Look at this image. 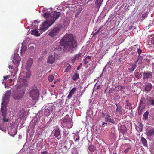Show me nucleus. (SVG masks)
<instances>
[{"label": "nucleus", "instance_id": "f257e3e1", "mask_svg": "<svg viewBox=\"0 0 154 154\" xmlns=\"http://www.w3.org/2000/svg\"><path fill=\"white\" fill-rule=\"evenodd\" d=\"M73 38V35L70 34L65 35L61 40L60 44L64 47L65 51L72 53L73 51V48L76 47L77 42Z\"/></svg>", "mask_w": 154, "mask_h": 154}, {"label": "nucleus", "instance_id": "f03ea898", "mask_svg": "<svg viewBox=\"0 0 154 154\" xmlns=\"http://www.w3.org/2000/svg\"><path fill=\"white\" fill-rule=\"evenodd\" d=\"M60 15V13L58 12L54 11L51 14L47 12L45 13L43 16L46 20L42 23V26L40 29L45 31L54 23Z\"/></svg>", "mask_w": 154, "mask_h": 154}, {"label": "nucleus", "instance_id": "7ed1b4c3", "mask_svg": "<svg viewBox=\"0 0 154 154\" xmlns=\"http://www.w3.org/2000/svg\"><path fill=\"white\" fill-rule=\"evenodd\" d=\"M27 80L25 78H19L17 82L18 87L13 96L14 99L16 100H19L23 97L25 92V90L23 87L27 86Z\"/></svg>", "mask_w": 154, "mask_h": 154}, {"label": "nucleus", "instance_id": "20e7f679", "mask_svg": "<svg viewBox=\"0 0 154 154\" xmlns=\"http://www.w3.org/2000/svg\"><path fill=\"white\" fill-rule=\"evenodd\" d=\"M29 96L33 100H38L39 95L38 90L37 89H33L29 92Z\"/></svg>", "mask_w": 154, "mask_h": 154}, {"label": "nucleus", "instance_id": "39448f33", "mask_svg": "<svg viewBox=\"0 0 154 154\" xmlns=\"http://www.w3.org/2000/svg\"><path fill=\"white\" fill-rule=\"evenodd\" d=\"M60 28L59 27H56L50 29L48 32V35L52 37H54L56 36L58 34Z\"/></svg>", "mask_w": 154, "mask_h": 154}, {"label": "nucleus", "instance_id": "423d86ee", "mask_svg": "<svg viewBox=\"0 0 154 154\" xmlns=\"http://www.w3.org/2000/svg\"><path fill=\"white\" fill-rule=\"evenodd\" d=\"M2 107L1 109V112L2 114V116H3V121L4 122H8V119H5L6 115V108L7 106H3V103H2Z\"/></svg>", "mask_w": 154, "mask_h": 154}, {"label": "nucleus", "instance_id": "0eeeda50", "mask_svg": "<svg viewBox=\"0 0 154 154\" xmlns=\"http://www.w3.org/2000/svg\"><path fill=\"white\" fill-rule=\"evenodd\" d=\"M146 133L149 137H154V128L152 127L149 128L147 129Z\"/></svg>", "mask_w": 154, "mask_h": 154}, {"label": "nucleus", "instance_id": "6e6552de", "mask_svg": "<svg viewBox=\"0 0 154 154\" xmlns=\"http://www.w3.org/2000/svg\"><path fill=\"white\" fill-rule=\"evenodd\" d=\"M11 76H12L11 75H8L6 76H4L3 77L4 79L3 80V82H2V83L3 84H4L5 88L6 87V84L8 80H9V82L11 83V85H13V83H12V80L11 79H9V78H10Z\"/></svg>", "mask_w": 154, "mask_h": 154}, {"label": "nucleus", "instance_id": "1a4fd4ad", "mask_svg": "<svg viewBox=\"0 0 154 154\" xmlns=\"http://www.w3.org/2000/svg\"><path fill=\"white\" fill-rule=\"evenodd\" d=\"M11 92L10 91H7L5 94V95L4 97L3 98V102H2V103H3V106H4V104L5 102L6 101L5 100H8L9 98L10 97V96L11 95Z\"/></svg>", "mask_w": 154, "mask_h": 154}, {"label": "nucleus", "instance_id": "9d476101", "mask_svg": "<svg viewBox=\"0 0 154 154\" xmlns=\"http://www.w3.org/2000/svg\"><path fill=\"white\" fill-rule=\"evenodd\" d=\"M152 85L151 83H148L145 85L144 91L147 93H148L152 90Z\"/></svg>", "mask_w": 154, "mask_h": 154}, {"label": "nucleus", "instance_id": "9b49d317", "mask_svg": "<svg viewBox=\"0 0 154 154\" xmlns=\"http://www.w3.org/2000/svg\"><path fill=\"white\" fill-rule=\"evenodd\" d=\"M33 63V60L32 59H29L27 61L26 66V69L27 70H29Z\"/></svg>", "mask_w": 154, "mask_h": 154}, {"label": "nucleus", "instance_id": "f8f14e48", "mask_svg": "<svg viewBox=\"0 0 154 154\" xmlns=\"http://www.w3.org/2000/svg\"><path fill=\"white\" fill-rule=\"evenodd\" d=\"M152 76V74L151 72H144L143 73V78L144 79H151Z\"/></svg>", "mask_w": 154, "mask_h": 154}, {"label": "nucleus", "instance_id": "ddd939ff", "mask_svg": "<svg viewBox=\"0 0 154 154\" xmlns=\"http://www.w3.org/2000/svg\"><path fill=\"white\" fill-rule=\"evenodd\" d=\"M146 99L147 100V103L149 105H151L152 106H154V99L150 97L147 96Z\"/></svg>", "mask_w": 154, "mask_h": 154}, {"label": "nucleus", "instance_id": "4468645a", "mask_svg": "<svg viewBox=\"0 0 154 154\" xmlns=\"http://www.w3.org/2000/svg\"><path fill=\"white\" fill-rule=\"evenodd\" d=\"M55 61V56H54L53 55H51L49 56L47 61V62L48 63L51 64L53 63H54Z\"/></svg>", "mask_w": 154, "mask_h": 154}, {"label": "nucleus", "instance_id": "2eb2a0df", "mask_svg": "<svg viewBox=\"0 0 154 154\" xmlns=\"http://www.w3.org/2000/svg\"><path fill=\"white\" fill-rule=\"evenodd\" d=\"M20 61H18V60H13V63L15 65L14 73L16 74L18 70V68L17 67L18 66L19 64Z\"/></svg>", "mask_w": 154, "mask_h": 154}, {"label": "nucleus", "instance_id": "dca6fc26", "mask_svg": "<svg viewBox=\"0 0 154 154\" xmlns=\"http://www.w3.org/2000/svg\"><path fill=\"white\" fill-rule=\"evenodd\" d=\"M119 130L122 134H125L126 133L127 131V129L126 126L124 125H121L120 127Z\"/></svg>", "mask_w": 154, "mask_h": 154}, {"label": "nucleus", "instance_id": "f3484780", "mask_svg": "<svg viewBox=\"0 0 154 154\" xmlns=\"http://www.w3.org/2000/svg\"><path fill=\"white\" fill-rule=\"evenodd\" d=\"M76 88L74 87L71 90H70L69 95L67 96L68 98H70L72 96V95L74 93L76 90Z\"/></svg>", "mask_w": 154, "mask_h": 154}, {"label": "nucleus", "instance_id": "a211bd4d", "mask_svg": "<svg viewBox=\"0 0 154 154\" xmlns=\"http://www.w3.org/2000/svg\"><path fill=\"white\" fill-rule=\"evenodd\" d=\"M8 132L10 135H15L17 132V131H15V127L11 128L10 129H9Z\"/></svg>", "mask_w": 154, "mask_h": 154}, {"label": "nucleus", "instance_id": "6ab92c4d", "mask_svg": "<svg viewBox=\"0 0 154 154\" xmlns=\"http://www.w3.org/2000/svg\"><path fill=\"white\" fill-rule=\"evenodd\" d=\"M54 135L58 139H59L57 137L60 134V131L59 128L54 130Z\"/></svg>", "mask_w": 154, "mask_h": 154}, {"label": "nucleus", "instance_id": "aec40b11", "mask_svg": "<svg viewBox=\"0 0 154 154\" xmlns=\"http://www.w3.org/2000/svg\"><path fill=\"white\" fill-rule=\"evenodd\" d=\"M145 106L139 105L138 108V114L139 115H141L143 112L145 108Z\"/></svg>", "mask_w": 154, "mask_h": 154}, {"label": "nucleus", "instance_id": "412c9836", "mask_svg": "<svg viewBox=\"0 0 154 154\" xmlns=\"http://www.w3.org/2000/svg\"><path fill=\"white\" fill-rule=\"evenodd\" d=\"M136 63H135L129 66L128 69L131 72H132L136 69Z\"/></svg>", "mask_w": 154, "mask_h": 154}, {"label": "nucleus", "instance_id": "4be33fe9", "mask_svg": "<svg viewBox=\"0 0 154 154\" xmlns=\"http://www.w3.org/2000/svg\"><path fill=\"white\" fill-rule=\"evenodd\" d=\"M146 99L144 97H142L140 101V104L141 106H146Z\"/></svg>", "mask_w": 154, "mask_h": 154}, {"label": "nucleus", "instance_id": "5701e85b", "mask_svg": "<svg viewBox=\"0 0 154 154\" xmlns=\"http://www.w3.org/2000/svg\"><path fill=\"white\" fill-rule=\"evenodd\" d=\"M141 141L142 143L143 146L146 147H147V142L145 138L143 137H142L141 139Z\"/></svg>", "mask_w": 154, "mask_h": 154}, {"label": "nucleus", "instance_id": "b1692460", "mask_svg": "<svg viewBox=\"0 0 154 154\" xmlns=\"http://www.w3.org/2000/svg\"><path fill=\"white\" fill-rule=\"evenodd\" d=\"M103 0H96L95 2V5L96 6L99 8L101 5Z\"/></svg>", "mask_w": 154, "mask_h": 154}, {"label": "nucleus", "instance_id": "393cba45", "mask_svg": "<svg viewBox=\"0 0 154 154\" xmlns=\"http://www.w3.org/2000/svg\"><path fill=\"white\" fill-rule=\"evenodd\" d=\"M71 67V66L69 64H66L64 67L65 69V71H64V72H68V71L70 69Z\"/></svg>", "mask_w": 154, "mask_h": 154}, {"label": "nucleus", "instance_id": "a878e982", "mask_svg": "<svg viewBox=\"0 0 154 154\" xmlns=\"http://www.w3.org/2000/svg\"><path fill=\"white\" fill-rule=\"evenodd\" d=\"M116 105L117 106V109L116 110V112L117 113H119L122 111L121 107L119 103H116Z\"/></svg>", "mask_w": 154, "mask_h": 154}, {"label": "nucleus", "instance_id": "bb28decb", "mask_svg": "<svg viewBox=\"0 0 154 154\" xmlns=\"http://www.w3.org/2000/svg\"><path fill=\"white\" fill-rule=\"evenodd\" d=\"M142 57L141 56L139 55L137 59L135 61V63H138L139 64H142Z\"/></svg>", "mask_w": 154, "mask_h": 154}, {"label": "nucleus", "instance_id": "cd10ccee", "mask_svg": "<svg viewBox=\"0 0 154 154\" xmlns=\"http://www.w3.org/2000/svg\"><path fill=\"white\" fill-rule=\"evenodd\" d=\"M103 115L105 117V121L106 122H107L110 118V116L107 113H102Z\"/></svg>", "mask_w": 154, "mask_h": 154}, {"label": "nucleus", "instance_id": "c85d7f7f", "mask_svg": "<svg viewBox=\"0 0 154 154\" xmlns=\"http://www.w3.org/2000/svg\"><path fill=\"white\" fill-rule=\"evenodd\" d=\"M18 60V61H20L21 59L19 55L17 53H14V56L13 57V60Z\"/></svg>", "mask_w": 154, "mask_h": 154}, {"label": "nucleus", "instance_id": "c756f323", "mask_svg": "<svg viewBox=\"0 0 154 154\" xmlns=\"http://www.w3.org/2000/svg\"><path fill=\"white\" fill-rule=\"evenodd\" d=\"M126 106H127V108L128 109L130 110L132 109L131 104L128 100H127L125 102Z\"/></svg>", "mask_w": 154, "mask_h": 154}, {"label": "nucleus", "instance_id": "7c9ffc66", "mask_svg": "<svg viewBox=\"0 0 154 154\" xmlns=\"http://www.w3.org/2000/svg\"><path fill=\"white\" fill-rule=\"evenodd\" d=\"M79 77V75L77 71H76V73L73 76L72 79L74 81H76Z\"/></svg>", "mask_w": 154, "mask_h": 154}, {"label": "nucleus", "instance_id": "2f4dec72", "mask_svg": "<svg viewBox=\"0 0 154 154\" xmlns=\"http://www.w3.org/2000/svg\"><path fill=\"white\" fill-rule=\"evenodd\" d=\"M149 115V112L148 111L145 112L143 115V119L146 120L148 119Z\"/></svg>", "mask_w": 154, "mask_h": 154}, {"label": "nucleus", "instance_id": "473e14b6", "mask_svg": "<svg viewBox=\"0 0 154 154\" xmlns=\"http://www.w3.org/2000/svg\"><path fill=\"white\" fill-rule=\"evenodd\" d=\"M88 149L91 152H94L96 149V147L93 145H90L89 146Z\"/></svg>", "mask_w": 154, "mask_h": 154}, {"label": "nucleus", "instance_id": "72a5a7b5", "mask_svg": "<svg viewBox=\"0 0 154 154\" xmlns=\"http://www.w3.org/2000/svg\"><path fill=\"white\" fill-rule=\"evenodd\" d=\"M32 33L35 35V36H39L40 35V34L38 33V32L36 30L33 31L32 32Z\"/></svg>", "mask_w": 154, "mask_h": 154}, {"label": "nucleus", "instance_id": "f704fd0d", "mask_svg": "<svg viewBox=\"0 0 154 154\" xmlns=\"http://www.w3.org/2000/svg\"><path fill=\"white\" fill-rule=\"evenodd\" d=\"M149 44L150 45H154V37L152 38H151L150 39H149L148 42Z\"/></svg>", "mask_w": 154, "mask_h": 154}, {"label": "nucleus", "instance_id": "c9c22d12", "mask_svg": "<svg viewBox=\"0 0 154 154\" xmlns=\"http://www.w3.org/2000/svg\"><path fill=\"white\" fill-rule=\"evenodd\" d=\"M148 14V13L147 12H146L144 13H143L142 15V20H143L145 19L147 17Z\"/></svg>", "mask_w": 154, "mask_h": 154}, {"label": "nucleus", "instance_id": "e433bc0d", "mask_svg": "<svg viewBox=\"0 0 154 154\" xmlns=\"http://www.w3.org/2000/svg\"><path fill=\"white\" fill-rule=\"evenodd\" d=\"M107 122L113 124H116V122L113 118H110Z\"/></svg>", "mask_w": 154, "mask_h": 154}, {"label": "nucleus", "instance_id": "4c0bfd02", "mask_svg": "<svg viewBox=\"0 0 154 154\" xmlns=\"http://www.w3.org/2000/svg\"><path fill=\"white\" fill-rule=\"evenodd\" d=\"M82 10L80 9L78 11L76 12V14L75 15V18H77L78 17L79 15L80 14V13L81 12Z\"/></svg>", "mask_w": 154, "mask_h": 154}, {"label": "nucleus", "instance_id": "58836bf2", "mask_svg": "<svg viewBox=\"0 0 154 154\" xmlns=\"http://www.w3.org/2000/svg\"><path fill=\"white\" fill-rule=\"evenodd\" d=\"M141 75V73L139 72H136L135 73V75L136 77L138 79H139L140 77V75Z\"/></svg>", "mask_w": 154, "mask_h": 154}, {"label": "nucleus", "instance_id": "ea45409f", "mask_svg": "<svg viewBox=\"0 0 154 154\" xmlns=\"http://www.w3.org/2000/svg\"><path fill=\"white\" fill-rule=\"evenodd\" d=\"M48 80L49 82H52L54 79V77L53 76L51 75L48 77Z\"/></svg>", "mask_w": 154, "mask_h": 154}, {"label": "nucleus", "instance_id": "a19ab883", "mask_svg": "<svg viewBox=\"0 0 154 154\" xmlns=\"http://www.w3.org/2000/svg\"><path fill=\"white\" fill-rule=\"evenodd\" d=\"M27 72L26 73V77L29 78L31 75V72L29 70L27 71Z\"/></svg>", "mask_w": 154, "mask_h": 154}, {"label": "nucleus", "instance_id": "79ce46f5", "mask_svg": "<svg viewBox=\"0 0 154 154\" xmlns=\"http://www.w3.org/2000/svg\"><path fill=\"white\" fill-rule=\"evenodd\" d=\"M139 131L140 132H142L143 131V125L140 123L139 125Z\"/></svg>", "mask_w": 154, "mask_h": 154}, {"label": "nucleus", "instance_id": "37998d69", "mask_svg": "<svg viewBox=\"0 0 154 154\" xmlns=\"http://www.w3.org/2000/svg\"><path fill=\"white\" fill-rule=\"evenodd\" d=\"M0 129L3 131L5 132L6 131V128L5 127H3L2 125H0Z\"/></svg>", "mask_w": 154, "mask_h": 154}, {"label": "nucleus", "instance_id": "c03bdc74", "mask_svg": "<svg viewBox=\"0 0 154 154\" xmlns=\"http://www.w3.org/2000/svg\"><path fill=\"white\" fill-rule=\"evenodd\" d=\"M131 149V147L126 149L124 151V152L126 154Z\"/></svg>", "mask_w": 154, "mask_h": 154}, {"label": "nucleus", "instance_id": "a18cd8bd", "mask_svg": "<svg viewBox=\"0 0 154 154\" xmlns=\"http://www.w3.org/2000/svg\"><path fill=\"white\" fill-rule=\"evenodd\" d=\"M46 115H49V111L48 109H46L44 111Z\"/></svg>", "mask_w": 154, "mask_h": 154}, {"label": "nucleus", "instance_id": "49530a36", "mask_svg": "<svg viewBox=\"0 0 154 154\" xmlns=\"http://www.w3.org/2000/svg\"><path fill=\"white\" fill-rule=\"evenodd\" d=\"M26 47H22V48L21 49V51L20 53H22L26 51Z\"/></svg>", "mask_w": 154, "mask_h": 154}, {"label": "nucleus", "instance_id": "de8ad7c7", "mask_svg": "<svg viewBox=\"0 0 154 154\" xmlns=\"http://www.w3.org/2000/svg\"><path fill=\"white\" fill-rule=\"evenodd\" d=\"M62 49V48L60 46H57L55 48V50H61Z\"/></svg>", "mask_w": 154, "mask_h": 154}, {"label": "nucleus", "instance_id": "09e8293b", "mask_svg": "<svg viewBox=\"0 0 154 154\" xmlns=\"http://www.w3.org/2000/svg\"><path fill=\"white\" fill-rule=\"evenodd\" d=\"M82 54L81 53H79L78 54H77L75 56V59H76L77 58H78L79 57L81 56V55Z\"/></svg>", "mask_w": 154, "mask_h": 154}, {"label": "nucleus", "instance_id": "8fccbe9b", "mask_svg": "<svg viewBox=\"0 0 154 154\" xmlns=\"http://www.w3.org/2000/svg\"><path fill=\"white\" fill-rule=\"evenodd\" d=\"M87 59L85 58L83 60L84 63L86 65L87 63H88V62L87 61Z\"/></svg>", "mask_w": 154, "mask_h": 154}, {"label": "nucleus", "instance_id": "3c124183", "mask_svg": "<svg viewBox=\"0 0 154 154\" xmlns=\"http://www.w3.org/2000/svg\"><path fill=\"white\" fill-rule=\"evenodd\" d=\"M74 138L75 139V141L76 142V141H79V136H78L77 138H76V139L75 138V137H74Z\"/></svg>", "mask_w": 154, "mask_h": 154}, {"label": "nucleus", "instance_id": "603ef678", "mask_svg": "<svg viewBox=\"0 0 154 154\" xmlns=\"http://www.w3.org/2000/svg\"><path fill=\"white\" fill-rule=\"evenodd\" d=\"M137 52L140 55L142 53V50L140 48L139 49L137 50Z\"/></svg>", "mask_w": 154, "mask_h": 154}, {"label": "nucleus", "instance_id": "864d4df0", "mask_svg": "<svg viewBox=\"0 0 154 154\" xmlns=\"http://www.w3.org/2000/svg\"><path fill=\"white\" fill-rule=\"evenodd\" d=\"M99 32L97 30V32H96L95 33H93L92 34L93 36H95Z\"/></svg>", "mask_w": 154, "mask_h": 154}, {"label": "nucleus", "instance_id": "5fc2aeb1", "mask_svg": "<svg viewBox=\"0 0 154 154\" xmlns=\"http://www.w3.org/2000/svg\"><path fill=\"white\" fill-rule=\"evenodd\" d=\"M82 63H81L79 65V66H78L77 68V70H79L80 69V67H81V66L82 65Z\"/></svg>", "mask_w": 154, "mask_h": 154}, {"label": "nucleus", "instance_id": "6e6d98bb", "mask_svg": "<svg viewBox=\"0 0 154 154\" xmlns=\"http://www.w3.org/2000/svg\"><path fill=\"white\" fill-rule=\"evenodd\" d=\"M87 59H91V56H88L86 57Z\"/></svg>", "mask_w": 154, "mask_h": 154}, {"label": "nucleus", "instance_id": "4d7b16f0", "mask_svg": "<svg viewBox=\"0 0 154 154\" xmlns=\"http://www.w3.org/2000/svg\"><path fill=\"white\" fill-rule=\"evenodd\" d=\"M47 152L46 151H44L43 152H42L41 153V154H47Z\"/></svg>", "mask_w": 154, "mask_h": 154}, {"label": "nucleus", "instance_id": "13d9d810", "mask_svg": "<svg viewBox=\"0 0 154 154\" xmlns=\"http://www.w3.org/2000/svg\"><path fill=\"white\" fill-rule=\"evenodd\" d=\"M103 26H101L99 27V29L98 30L99 32L100 30L102 29V28H103Z\"/></svg>", "mask_w": 154, "mask_h": 154}, {"label": "nucleus", "instance_id": "bf43d9fd", "mask_svg": "<svg viewBox=\"0 0 154 154\" xmlns=\"http://www.w3.org/2000/svg\"><path fill=\"white\" fill-rule=\"evenodd\" d=\"M8 68L9 69H13V66H11L10 65L8 66Z\"/></svg>", "mask_w": 154, "mask_h": 154}, {"label": "nucleus", "instance_id": "052dcab7", "mask_svg": "<svg viewBox=\"0 0 154 154\" xmlns=\"http://www.w3.org/2000/svg\"><path fill=\"white\" fill-rule=\"evenodd\" d=\"M124 88V87L122 86H120V89L122 90Z\"/></svg>", "mask_w": 154, "mask_h": 154}, {"label": "nucleus", "instance_id": "680f3d73", "mask_svg": "<svg viewBox=\"0 0 154 154\" xmlns=\"http://www.w3.org/2000/svg\"><path fill=\"white\" fill-rule=\"evenodd\" d=\"M42 25H41V27H39V30H40V31H42V32H44V31H43V30H40V28H41V27H42Z\"/></svg>", "mask_w": 154, "mask_h": 154}, {"label": "nucleus", "instance_id": "e2e57ef3", "mask_svg": "<svg viewBox=\"0 0 154 154\" xmlns=\"http://www.w3.org/2000/svg\"><path fill=\"white\" fill-rule=\"evenodd\" d=\"M152 119L154 120V113H153L152 115Z\"/></svg>", "mask_w": 154, "mask_h": 154}, {"label": "nucleus", "instance_id": "0e129e2a", "mask_svg": "<svg viewBox=\"0 0 154 154\" xmlns=\"http://www.w3.org/2000/svg\"><path fill=\"white\" fill-rule=\"evenodd\" d=\"M107 124V123H106L105 122H103L102 123V125L103 126V127H104V126L103 125H104V124H106H106Z\"/></svg>", "mask_w": 154, "mask_h": 154}, {"label": "nucleus", "instance_id": "69168bd1", "mask_svg": "<svg viewBox=\"0 0 154 154\" xmlns=\"http://www.w3.org/2000/svg\"><path fill=\"white\" fill-rule=\"evenodd\" d=\"M118 62H119L120 63H121V60H120V58H119L118 59Z\"/></svg>", "mask_w": 154, "mask_h": 154}, {"label": "nucleus", "instance_id": "338daca9", "mask_svg": "<svg viewBox=\"0 0 154 154\" xmlns=\"http://www.w3.org/2000/svg\"><path fill=\"white\" fill-rule=\"evenodd\" d=\"M76 59H75V57L73 60H72L74 61H75V60H76Z\"/></svg>", "mask_w": 154, "mask_h": 154}, {"label": "nucleus", "instance_id": "774afa93", "mask_svg": "<svg viewBox=\"0 0 154 154\" xmlns=\"http://www.w3.org/2000/svg\"><path fill=\"white\" fill-rule=\"evenodd\" d=\"M51 86L52 87H54L55 86L54 85H51Z\"/></svg>", "mask_w": 154, "mask_h": 154}]
</instances>
